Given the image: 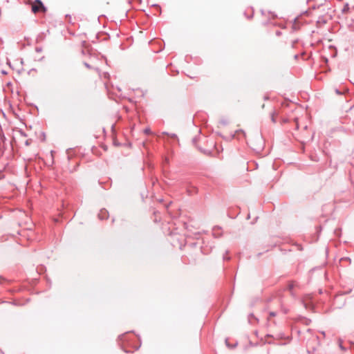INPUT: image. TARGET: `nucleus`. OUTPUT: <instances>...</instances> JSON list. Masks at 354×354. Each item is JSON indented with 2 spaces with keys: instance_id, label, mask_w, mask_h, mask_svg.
<instances>
[{
  "instance_id": "f257e3e1",
  "label": "nucleus",
  "mask_w": 354,
  "mask_h": 354,
  "mask_svg": "<svg viewBox=\"0 0 354 354\" xmlns=\"http://www.w3.org/2000/svg\"><path fill=\"white\" fill-rule=\"evenodd\" d=\"M32 11L34 13H37L40 11L45 12L46 8L44 6L43 3L39 0H36L32 4Z\"/></svg>"
},
{
  "instance_id": "f03ea898",
  "label": "nucleus",
  "mask_w": 354,
  "mask_h": 354,
  "mask_svg": "<svg viewBox=\"0 0 354 354\" xmlns=\"http://www.w3.org/2000/svg\"><path fill=\"white\" fill-rule=\"evenodd\" d=\"M104 214V217H106V211H101V213L99 214V216L101 217V214Z\"/></svg>"
},
{
  "instance_id": "7ed1b4c3",
  "label": "nucleus",
  "mask_w": 354,
  "mask_h": 354,
  "mask_svg": "<svg viewBox=\"0 0 354 354\" xmlns=\"http://www.w3.org/2000/svg\"><path fill=\"white\" fill-rule=\"evenodd\" d=\"M272 121L273 122H275V117H274V113L272 114Z\"/></svg>"
},
{
  "instance_id": "20e7f679",
  "label": "nucleus",
  "mask_w": 354,
  "mask_h": 354,
  "mask_svg": "<svg viewBox=\"0 0 354 354\" xmlns=\"http://www.w3.org/2000/svg\"><path fill=\"white\" fill-rule=\"evenodd\" d=\"M144 132H145V133H147V134H148V133H150V132H151V131H150V129H145L144 130Z\"/></svg>"
},
{
  "instance_id": "39448f33",
  "label": "nucleus",
  "mask_w": 354,
  "mask_h": 354,
  "mask_svg": "<svg viewBox=\"0 0 354 354\" xmlns=\"http://www.w3.org/2000/svg\"><path fill=\"white\" fill-rule=\"evenodd\" d=\"M275 315H276V313H274V312H271V313H270V317H274Z\"/></svg>"
},
{
  "instance_id": "423d86ee",
  "label": "nucleus",
  "mask_w": 354,
  "mask_h": 354,
  "mask_svg": "<svg viewBox=\"0 0 354 354\" xmlns=\"http://www.w3.org/2000/svg\"><path fill=\"white\" fill-rule=\"evenodd\" d=\"M289 286H290V289H292V288H293V286H294L293 283H290V284L289 285Z\"/></svg>"
},
{
  "instance_id": "0eeeda50",
  "label": "nucleus",
  "mask_w": 354,
  "mask_h": 354,
  "mask_svg": "<svg viewBox=\"0 0 354 354\" xmlns=\"http://www.w3.org/2000/svg\"><path fill=\"white\" fill-rule=\"evenodd\" d=\"M340 346V348H341L342 350L344 349L343 346H342L341 344H340V346Z\"/></svg>"
}]
</instances>
